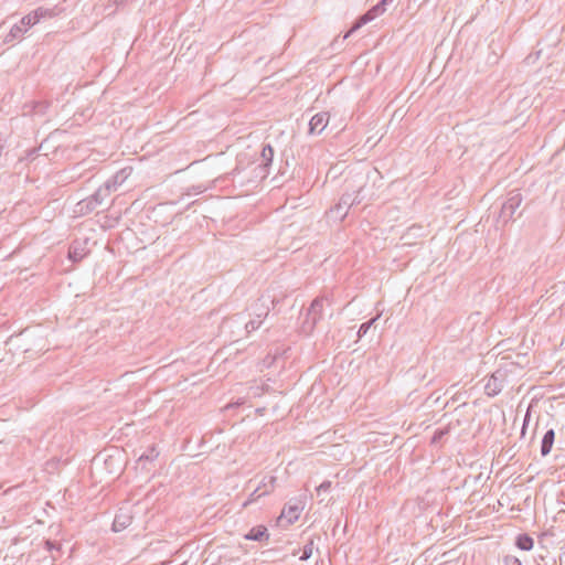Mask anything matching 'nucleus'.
I'll list each match as a JSON object with an SVG mask.
<instances>
[{
	"mask_svg": "<svg viewBox=\"0 0 565 565\" xmlns=\"http://www.w3.org/2000/svg\"><path fill=\"white\" fill-rule=\"evenodd\" d=\"M117 188V181L116 180H108L106 181L102 186H99L94 194L90 196L81 200L75 205V213L78 215H86L94 211H96L98 207H102L105 205V201L110 196L111 192L115 191Z\"/></svg>",
	"mask_w": 565,
	"mask_h": 565,
	"instance_id": "1",
	"label": "nucleus"
},
{
	"mask_svg": "<svg viewBox=\"0 0 565 565\" xmlns=\"http://www.w3.org/2000/svg\"><path fill=\"white\" fill-rule=\"evenodd\" d=\"M54 12L50 9L38 8L36 10L30 12L25 17H23L19 23L14 24L10 32L4 38V43H11L14 40L22 38V35L35 23H38L42 18L53 17Z\"/></svg>",
	"mask_w": 565,
	"mask_h": 565,
	"instance_id": "2",
	"label": "nucleus"
},
{
	"mask_svg": "<svg viewBox=\"0 0 565 565\" xmlns=\"http://www.w3.org/2000/svg\"><path fill=\"white\" fill-rule=\"evenodd\" d=\"M274 158V150L270 145H264L260 148L259 158L250 164H256L253 169L255 178L263 180L267 177L268 167L271 164Z\"/></svg>",
	"mask_w": 565,
	"mask_h": 565,
	"instance_id": "3",
	"label": "nucleus"
},
{
	"mask_svg": "<svg viewBox=\"0 0 565 565\" xmlns=\"http://www.w3.org/2000/svg\"><path fill=\"white\" fill-rule=\"evenodd\" d=\"M522 203V195L518 190L511 191L507 201L502 204L498 223L507 224L520 207Z\"/></svg>",
	"mask_w": 565,
	"mask_h": 565,
	"instance_id": "4",
	"label": "nucleus"
},
{
	"mask_svg": "<svg viewBox=\"0 0 565 565\" xmlns=\"http://www.w3.org/2000/svg\"><path fill=\"white\" fill-rule=\"evenodd\" d=\"M386 2H383L381 0L376 6H374L372 9H370L365 14L360 17L353 26L345 33L343 39H348L352 33L358 31L360 28H362L364 24L369 23L370 21L374 20L376 17L383 14L386 10L385 8Z\"/></svg>",
	"mask_w": 565,
	"mask_h": 565,
	"instance_id": "5",
	"label": "nucleus"
},
{
	"mask_svg": "<svg viewBox=\"0 0 565 565\" xmlns=\"http://www.w3.org/2000/svg\"><path fill=\"white\" fill-rule=\"evenodd\" d=\"M361 191L362 189H360L355 195L351 193H344L341 196L340 202L333 209H331L330 213L332 216L342 220L347 215V211L350 206L361 202V199L359 198Z\"/></svg>",
	"mask_w": 565,
	"mask_h": 565,
	"instance_id": "6",
	"label": "nucleus"
},
{
	"mask_svg": "<svg viewBox=\"0 0 565 565\" xmlns=\"http://www.w3.org/2000/svg\"><path fill=\"white\" fill-rule=\"evenodd\" d=\"M330 116L328 113H319L311 117L309 121V134L320 135L328 126Z\"/></svg>",
	"mask_w": 565,
	"mask_h": 565,
	"instance_id": "7",
	"label": "nucleus"
},
{
	"mask_svg": "<svg viewBox=\"0 0 565 565\" xmlns=\"http://www.w3.org/2000/svg\"><path fill=\"white\" fill-rule=\"evenodd\" d=\"M132 523V515L127 512L118 513L113 522V530L115 532H120L127 529Z\"/></svg>",
	"mask_w": 565,
	"mask_h": 565,
	"instance_id": "8",
	"label": "nucleus"
},
{
	"mask_svg": "<svg viewBox=\"0 0 565 565\" xmlns=\"http://www.w3.org/2000/svg\"><path fill=\"white\" fill-rule=\"evenodd\" d=\"M554 437H555V433L553 429H550L544 435L543 441H542V449H541L543 456H546L551 451V449L553 447V443H554Z\"/></svg>",
	"mask_w": 565,
	"mask_h": 565,
	"instance_id": "9",
	"label": "nucleus"
},
{
	"mask_svg": "<svg viewBox=\"0 0 565 565\" xmlns=\"http://www.w3.org/2000/svg\"><path fill=\"white\" fill-rule=\"evenodd\" d=\"M249 540L267 541L268 540L267 529L264 525H258V526L253 527L249 531Z\"/></svg>",
	"mask_w": 565,
	"mask_h": 565,
	"instance_id": "10",
	"label": "nucleus"
},
{
	"mask_svg": "<svg viewBox=\"0 0 565 565\" xmlns=\"http://www.w3.org/2000/svg\"><path fill=\"white\" fill-rule=\"evenodd\" d=\"M516 546L520 550L530 551L534 546V541L531 536H529L526 534H522L516 537Z\"/></svg>",
	"mask_w": 565,
	"mask_h": 565,
	"instance_id": "11",
	"label": "nucleus"
},
{
	"mask_svg": "<svg viewBox=\"0 0 565 565\" xmlns=\"http://www.w3.org/2000/svg\"><path fill=\"white\" fill-rule=\"evenodd\" d=\"M85 256L84 249H74V253L70 252L68 257L71 259H78Z\"/></svg>",
	"mask_w": 565,
	"mask_h": 565,
	"instance_id": "12",
	"label": "nucleus"
},
{
	"mask_svg": "<svg viewBox=\"0 0 565 565\" xmlns=\"http://www.w3.org/2000/svg\"><path fill=\"white\" fill-rule=\"evenodd\" d=\"M418 230H419V227H411V228H409V232H408V234H407V236L413 235V234H414V232H415V231H418Z\"/></svg>",
	"mask_w": 565,
	"mask_h": 565,
	"instance_id": "13",
	"label": "nucleus"
},
{
	"mask_svg": "<svg viewBox=\"0 0 565 565\" xmlns=\"http://www.w3.org/2000/svg\"><path fill=\"white\" fill-rule=\"evenodd\" d=\"M126 1H127V0H115V3H116L117 6H119V4H124Z\"/></svg>",
	"mask_w": 565,
	"mask_h": 565,
	"instance_id": "14",
	"label": "nucleus"
},
{
	"mask_svg": "<svg viewBox=\"0 0 565 565\" xmlns=\"http://www.w3.org/2000/svg\"><path fill=\"white\" fill-rule=\"evenodd\" d=\"M412 245H414V243H411V242H404L403 243V246H412Z\"/></svg>",
	"mask_w": 565,
	"mask_h": 565,
	"instance_id": "15",
	"label": "nucleus"
},
{
	"mask_svg": "<svg viewBox=\"0 0 565 565\" xmlns=\"http://www.w3.org/2000/svg\"><path fill=\"white\" fill-rule=\"evenodd\" d=\"M88 241H89V238H88V237H84V238H83V242H84V244H86V245L88 244Z\"/></svg>",
	"mask_w": 565,
	"mask_h": 565,
	"instance_id": "16",
	"label": "nucleus"
},
{
	"mask_svg": "<svg viewBox=\"0 0 565 565\" xmlns=\"http://www.w3.org/2000/svg\"><path fill=\"white\" fill-rule=\"evenodd\" d=\"M267 312H268V308H266L265 312L263 313V316H267Z\"/></svg>",
	"mask_w": 565,
	"mask_h": 565,
	"instance_id": "17",
	"label": "nucleus"
}]
</instances>
